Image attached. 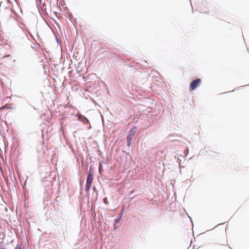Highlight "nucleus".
I'll return each mask as SVG.
<instances>
[{"mask_svg":"<svg viewBox=\"0 0 249 249\" xmlns=\"http://www.w3.org/2000/svg\"><path fill=\"white\" fill-rule=\"evenodd\" d=\"M8 108L7 106L5 105V106L2 107H1L0 109H4V108Z\"/></svg>","mask_w":249,"mask_h":249,"instance_id":"5","label":"nucleus"},{"mask_svg":"<svg viewBox=\"0 0 249 249\" xmlns=\"http://www.w3.org/2000/svg\"><path fill=\"white\" fill-rule=\"evenodd\" d=\"M104 201H105V202L106 203V202H107V200H106L105 199H104Z\"/></svg>","mask_w":249,"mask_h":249,"instance_id":"7","label":"nucleus"},{"mask_svg":"<svg viewBox=\"0 0 249 249\" xmlns=\"http://www.w3.org/2000/svg\"><path fill=\"white\" fill-rule=\"evenodd\" d=\"M15 249H21L20 246H17V247H16Z\"/></svg>","mask_w":249,"mask_h":249,"instance_id":"6","label":"nucleus"},{"mask_svg":"<svg viewBox=\"0 0 249 249\" xmlns=\"http://www.w3.org/2000/svg\"><path fill=\"white\" fill-rule=\"evenodd\" d=\"M137 131L136 127H133L129 132L127 137V145L129 146L131 145V140L136 134Z\"/></svg>","mask_w":249,"mask_h":249,"instance_id":"2","label":"nucleus"},{"mask_svg":"<svg viewBox=\"0 0 249 249\" xmlns=\"http://www.w3.org/2000/svg\"><path fill=\"white\" fill-rule=\"evenodd\" d=\"M104 201H105V202L106 203V202H107V200H106L105 199H104Z\"/></svg>","mask_w":249,"mask_h":249,"instance_id":"8","label":"nucleus"},{"mask_svg":"<svg viewBox=\"0 0 249 249\" xmlns=\"http://www.w3.org/2000/svg\"><path fill=\"white\" fill-rule=\"evenodd\" d=\"M93 180V174L90 171L87 178L86 191L89 192Z\"/></svg>","mask_w":249,"mask_h":249,"instance_id":"1","label":"nucleus"},{"mask_svg":"<svg viewBox=\"0 0 249 249\" xmlns=\"http://www.w3.org/2000/svg\"><path fill=\"white\" fill-rule=\"evenodd\" d=\"M201 82L200 79H196L193 80L190 84L189 89L190 90L192 91L195 89L197 87H198Z\"/></svg>","mask_w":249,"mask_h":249,"instance_id":"3","label":"nucleus"},{"mask_svg":"<svg viewBox=\"0 0 249 249\" xmlns=\"http://www.w3.org/2000/svg\"><path fill=\"white\" fill-rule=\"evenodd\" d=\"M121 217H122V214L121 215V216H120V217L119 218H116L115 219V222L116 223H118L120 220V219L121 218Z\"/></svg>","mask_w":249,"mask_h":249,"instance_id":"4","label":"nucleus"}]
</instances>
